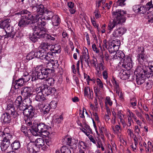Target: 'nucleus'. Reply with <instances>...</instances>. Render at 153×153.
Returning a JSON list of instances; mask_svg holds the SVG:
<instances>
[{"mask_svg": "<svg viewBox=\"0 0 153 153\" xmlns=\"http://www.w3.org/2000/svg\"><path fill=\"white\" fill-rule=\"evenodd\" d=\"M46 24V22L40 20L38 25L35 26L33 28V33L32 35H30L29 36L31 41L34 43L37 42L39 39L45 37L53 41L55 40L57 38L46 33L44 27Z\"/></svg>", "mask_w": 153, "mask_h": 153, "instance_id": "f257e3e1", "label": "nucleus"}, {"mask_svg": "<svg viewBox=\"0 0 153 153\" xmlns=\"http://www.w3.org/2000/svg\"><path fill=\"white\" fill-rule=\"evenodd\" d=\"M114 19L112 22H110L108 24V29L110 33L111 30L118 24H121L125 22L126 17H131L132 16L128 14H126V11L122 10H116L112 12Z\"/></svg>", "mask_w": 153, "mask_h": 153, "instance_id": "f03ea898", "label": "nucleus"}, {"mask_svg": "<svg viewBox=\"0 0 153 153\" xmlns=\"http://www.w3.org/2000/svg\"><path fill=\"white\" fill-rule=\"evenodd\" d=\"M51 127L43 123H33L32 130V134L35 136H37L39 133L46 137H51L55 134V132H50L49 129Z\"/></svg>", "mask_w": 153, "mask_h": 153, "instance_id": "7ed1b4c3", "label": "nucleus"}, {"mask_svg": "<svg viewBox=\"0 0 153 153\" xmlns=\"http://www.w3.org/2000/svg\"><path fill=\"white\" fill-rule=\"evenodd\" d=\"M21 15V18L18 22V26L23 28L28 25L36 22L35 17L30 12L27 10H24L19 12Z\"/></svg>", "mask_w": 153, "mask_h": 153, "instance_id": "20e7f679", "label": "nucleus"}, {"mask_svg": "<svg viewBox=\"0 0 153 153\" xmlns=\"http://www.w3.org/2000/svg\"><path fill=\"white\" fill-rule=\"evenodd\" d=\"M44 8V5L42 4H36L35 6L31 7L32 11L35 15V16H33L35 17L34 18H36L35 20L36 22H38L37 25H38L40 20L43 21L45 22H46L45 21H44V19H42V18L39 16V15L43 14L45 10Z\"/></svg>", "mask_w": 153, "mask_h": 153, "instance_id": "39448f33", "label": "nucleus"}, {"mask_svg": "<svg viewBox=\"0 0 153 153\" xmlns=\"http://www.w3.org/2000/svg\"><path fill=\"white\" fill-rule=\"evenodd\" d=\"M124 53H122L120 56H118L120 58H122L120 64H122V67L124 68L127 70H130L133 67L131 59L128 56L124 58Z\"/></svg>", "mask_w": 153, "mask_h": 153, "instance_id": "423d86ee", "label": "nucleus"}, {"mask_svg": "<svg viewBox=\"0 0 153 153\" xmlns=\"http://www.w3.org/2000/svg\"><path fill=\"white\" fill-rule=\"evenodd\" d=\"M54 72V70L53 69L44 68L40 72L36 73L35 76L38 77V79H43L49 75H51Z\"/></svg>", "mask_w": 153, "mask_h": 153, "instance_id": "0eeeda50", "label": "nucleus"}, {"mask_svg": "<svg viewBox=\"0 0 153 153\" xmlns=\"http://www.w3.org/2000/svg\"><path fill=\"white\" fill-rule=\"evenodd\" d=\"M14 104L19 111H21L23 113L28 105L22 103V98L21 96L18 97L14 102Z\"/></svg>", "mask_w": 153, "mask_h": 153, "instance_id": "6e6552de", "label": "nucleus"}, {"mask_svg": "<svg viewBox=\"0 0 153 153\" xmlns=\"http://www.w3.org/2000/svg\"><path fill=\"white\" fill-rule=\"evenodd\" d=\"M1 120L3 121L2 124L7 127L9 126L12 121V119L10 114L7 113L2 114L1 117Z\"/></svg>", "mask_w": 153, "mask_h": 153, "instance_id": "1a4fd4ad", "label": "nucleus"}, {"mask_svg": "<svg viewBox=\"0 0 153 153\" xmlns=\"http://www.w3.org/2000/svg\"><path fill=\"white\" fill-rule=\"evenodd\" d=\"M56 107L55 101H51L49 104H46L42 108L41 112L44 114L48 113L51 108H55Z\"/></svg>", "mask_w": 153, "mask_h": 153, "instance_id": "9d476101", "label": "nucleus"}, {"mask_svg": "<svg viewBox=\"0 0 153 153\" xmlns=\"http://www.w3.org/2000/svg\"><path fill=\"white\" fill-rule=\"evenodd\" d=\"M32 88L29 87H23L21 89V94L26 100L32 94Z\"/></svg>", "mask_w": 153, "mask_h": 153, "instance_id": "9b49d317", "label": "nucleus"}, {"mask_svg": "<svg viewBox=\"0 0 153 153\" xmlns=\"http://www.w3.org/2000/svg\"><path fill=\"white\" fill-rule=\"evenodd\" d=\"M6 113L12 115L14 118L17 117L19 114L16 111L14 105L12 103H9L7 105L6 110Z\"/></svg>", "mask_w": 153, "mask_h": 153, "instance_id": "f8f14e48", "label": "nucleus"}, {"mask_svg": "<svg viewBox=\"0 0 153 153\" xmlns=\"http://www.w3.org/2000/svg\"><path fill=\"white\" fill-rule=\"evenodd\" d=\"M126 30L125 27H119L115 29L112 34V37L115 39L121 37L126 32Z\"/></svg>", "mask_w": 153, "mask_h": 153, "instance_id": "ddd939ff", "label": "nucleus"}, {"mask_svg": "<svg viewBox=\"0 0 153 153\" xmlns=\"http://www.w3.org/2000/svg\"><path fill=\"white\" fill-rule=\"evenodd\" d=\"M42 89V94L45 96H48L52 94H54L56 91L55 88L51 87L46 84L43 85Z\"/></svg>", "mask_w": 153, "mask_h": 153, "instance_id": "4468645a", "label": "nucleus"}, {"mask_svg": "<svg viewBox=\"0 0 153 153\" xmlns=\"http://www.w3.org/2000/svg\"><path fill=\"white\" fill-rule=\"evenodd\" d=\"M34 111L35 108L32 106L28 105L23 114L25 116L33 117L34 114Z\"/></svg>", "mask_w": 153, "mask_h": 153, "instance_id": "2eb2a0df", "label": "nucleus"}, {"mask_svg": "<svg viewBox=\"0 0 153 153\" xmlns=\"http://www.w3.org/2000/svg\"><path fill=\"white\" fill-rule=\"evenodd\" d=\"M27 150L29 153H36L37 147L34 142H31L29 143L27 146Z\"/></svg>", "mask_w": 153, "mask_h": 153, "instance_id": "dca6fc26", "label": "nucleus"}, {"mask_svg": "<svg viewBox=\"0 0 153 153\" xmlns=\"http://www.w3.org/2000/svg\"><path fill=\"white\" fill-rule=\"evenodd\" d=\"M53 27V28L54 30H56L58 28V26L60 22V19L58 16L55 15L51 19Z\"/></svg>", "mask_w": 153, "mask_h": 153, "instance_id": "f3484780", "label": "nucleus"}, {"mask_svg": "<svg viewBox=\"0 0 153 153\" xmlns=\"http://www.w3.org/2000/svg\"><path fill=\"white\" fill-rule=\"evenodd\" d=\"M43 14L44 16L43 18H42V19H44V21H45V20H49L51 19L55 15L53 12L49 10L48 9L45 10Z\"/></svg>", "mask_w": 153, "mask_h": 153, "instance_id": "a211bd4d", "label": "nucleus"}, {"mask_svg": "<svg viewBox=\"0 0 153 153\" xmlns=\"http://www.w3.org/2000/svg\"><path fill=\"white\" fill-rule=\"evenodd\" d=\"M24 83V82L21 77L17 80L13 81L12 86H14L15 89H18L19 87L23 86Z\"/></svg>", "mask_w": 153, "mask_h": 153, "instance_id": "6ab92c4d", "label": "nucleus"}, {"mask_svg": "<svg viewBox=\"0 0 153 153\" xmlns=\"http://www.w3.org/2000/svg\"><path fill=\"white\" fill-rule=\"evenodd\" d=\"M42 65H38L35 68V71L33 72L32 74V81H35L38 79V77L37 76H35V74L38 72L41 71L43 69Z\"/></svg>", "mask_w": 153, "mask_h": 153, "instance_id": "aec40b11", "label": "nucleus"}, {"mask_svg": "<svg viewBox=\"0 0 153 153\" xmlns=\"http://www.w3.org/2000/svg\"><path fill=\"white\" fill-rule=\"evenodd\" d=\"M137 60L140 64L143 65L144 62L146 61L148 56L145 53L137 54Z\"/></svg>", "mask_w": 153, "mask_h": 153, "instance_id": "412c9836", "label": "nucleus"}, {"mask_svg": "<svg viewBox=\"0 0 153 153\" xmlns=\"http://www.w3.org/2000/svg\"><path fill=\"white\" fill-rule=\"evenodd\" d=\"M145 68L144 72V76L146 75L148 77H153V69L149 68V66H147L145 65L144 67Z\"/></svg>", "mask_w": 153, "mask_h": 153, "instance_id": "4be33fe9", "label": "nucleus"}, {"mask_svg": "<svg viewBox=\"0 0 153 153\" xmlns=\"http://www.w3.org/2000/svg\"><path fill=\"white\" fill-rule=\"evenodd\" d=\"M78 147L80 149L79 153H85L86 151L87 146L84 142L80 141L78 143Z\"/></svg>", "mask_w": 153, "mask_h": 153, "instance_id": "5701e85b", "label": "nucleus"}, {"mask_svg": "<svg viewBox=\"0 0 153 153\" xmlns=\"http://www.w3.org/2000/svg\"><path fill=\"white\" fill-rule=\"evenodd\" d=\"M145 65H143L141 66H138L137 69L135 70V72H137L136 77H138V76H144V74L145 68L144 67Z\"/></svg>", "mask_w": 153, "mask_h": 153, "instance_id": "b1692460", "label": "nucleus"}, {"mask_svg": "<svg viewBox=\"0 0 153 153\" xmlns=\"http://www.w3.org/2000/svg\"><path fill=\"white\" fill-rule=\"evenodd\" d=\"M11 22L10 19H7L1 22L0 23V27L1 28L4 29V30L7 27Z\"/></svg>", "mask_w": 153, "mask_h": 153, "instance_id": "393cba45", "label": "nucleus"}, {"mask_svg": "<svg viewBox=\"0 0 153 153\" xmlns=\"http://www.w3.org/2000/svg\"><path fill=\"white\" fill-rule=\"evenodd\" d=\"M51 52H48L46 53L45 51V54L43 56V58H42V59L45 60L47 61V62H46L48 63L49 62L53 60L52 58V54Z\"/></svg>", "mask_w": 153, "mask_h": 153, "instance_id": "a878e982", "label": "nucleus"}, {"mask_svg": "<svg viewBox=\"0 0 153 153\" xmlns=\"http://www.w3.org/2000/svg\"><path fill=\"white\" fill-rule=\"evenodd\" d=\"M34 143L37 148H40L44 145L45 141L42 138H38L36 140Z\"/></svg>", "mask_w": 153, "mask_h": 153, "instance_id": "bb28decb", "label": "nucleus"}, {"mask_svg": "<svg viewBox=\"0 0 153 153\" xmlns=\"http://www.w3.org/2000/svg\"><path fill=\"white\" fill-rule=\"evenodd\" d=\"M145 76H138V77H136V81L137 84L138 85H141L144 84L146 80Z\"/></svg>", "mask_w": 153, "mask_h": 153, "instance_id": "cd10ccee", "label": "nucleus"}, {"mask_svg": "<svg viewBox=\"0 0 153 153\" xmlns=\"http://www.w3.org/2000/svg\"><path fill=\"white\" fill-rule=\"evenodd\" d=\"M35 53V57L39 58L42 59V58H43V56L45 54V50H42L34 52Z\"/></svg>", "mask_w": 153, "mask_h": 153, "instance_id": "c85d7f7f", "label": "nucleus"}, {"mask_svg": "<svg viewBox=\"0 0 153 153\" xmlns=\"http://www.w3.org/2000/svg\"><path fill=\"white\" fill-rule=\"evenodd\" d=\"M10 143L2 141L1 144V148L2 151H5L9 147Z\"/></svg>", "mask_w": 153, "mask_h": 153, "instance_id": "c756f323", "label": "nucleus"}, {"mask_svg": "<svg viewBox=\"0 0 153 153\" xmlns=\"http://www.w3.org/2000/svg\"><path fill=\"white\" fill-rule=\"evenodd\" d=\"M21 131L27 135L28 134V133H30L32 134V128H30L29 127L27 128L26 126L24 125L22 126L21 128Z\"/></svg>", "mask_w": 153, "mask_h": 153, "instance_id": "7c9ffc66", "label": "nucleus"}, {"mask_svg": "<svg viewBox=\"0 0 153 153\" xmlns=\"http://www.w3.org/2000/svg\"><path fill=\"white\" fill-rule=\"evenodd\" d=\"M44 95L42 93H40L36 95L35 99L38 102H42L46 100V98L44 97Z\"/></svg>", "mask_w": 153, "mask_h": 153, "instance_id": "2f4dec72", "label": "nucleus"}, {"mask_svg": "<svg viewBox=\"0 0 153 153\" xmlns=\"http://www.w3.org/2000/svg\"><path fill=\"white\" fill-rule=\"evenodd\" d=\"M2 138H3L2 141L10 143V140L12 139V136L9 133H5L3 135Z\"/></svg>", "mask_w": 153, "mask_h": 153, "instance_id": "473e14b6", "label": "nucleus"}, {"mask_svg": "<svg viewBox=\"0 0 153 153\" xmlns=\"http://www.w3.org/2000/svg\"><path fill=\"white\" fill-rule=\"evenodd\" d=\"M85 49L86 50L87 53L86 52L83 53L82 59L86 62L87 65L89 67V61L90 56L88 54V49L86 48H85Z\"/></svg>", "mask_w": 153, "mask_h": 153, "instance_id": "72a5a7b5", "label": "nucleus"}, {"mask_svg": "<svg viewBox=\"0 0 153 153\" xmlns=\"http://www.w3.org/2000/svg\"><path fill=\"white\" fill-rule=\"evenodd\" d=\"M134 112L137 117L141 120L143 122H144L145 119L143 115V110L140 109V111H139L137 109H136L134 111Z\"/></svg>", "mask_w": 153, "mask_h": 153, "instance_id": "f704fd0d", "label": "nucleus"}, {"mask_svg": "<svg viewBox=\"0 0 153 153\" xmlns=\"http://www.w3.org/2000/svg\"><path fill=\"white\" fill-rule=\"evenodd\" d=\"M11 146L13 150H16L20 148V143L19 141L15 140L11 144Z\"/></svg>", "mask_w": 153, "mask_h": 153, "instance_id": "c9c22d12", "label": "nucleus"}, {"mask_svg": "<svg viewBox=\"0 0 153 153\" xmlns=\"http://www.w3.org/2000/svg\"><path fill=\"white\" fill-rule=\"evenodd\" d=\"M145 6L146 12L147 11H152L153 10V4L152 0L147 2Z\"/></svg>", "mask_w": 153, "mask_h": 153, "instance_id": "e433bc0d", "label": "nucleus"}, {"mask_svg": "<svg viewBox=\"0 0 153 153\" xmlns=\"http://www.w3.org/2000/svg\"><path fill=\"white\" fill-rule=\"evenodd\" d=\"M115 48V47L112 42L109 43L108 49V51L110 53H112L117 51Z\"/></svg>", "mask_w": 153, "mask_h": 153, "instance_id": "4c0bfd02", "label": "nucleus"}, {"mask_svg": "<svg viewBox=\"0 0 153 153\" xmlns=\"http://www.w3.org/2000/svg\"><path fill=\"white\" fill-rule=\"evenodd\" d=\"M130 76V75L126 71H123L122 73H120V75L121 79L124 80L129 79Z\"/></svg>", "mask_w": 153, "mask_h": 153, "instance_id": "58836bf2", "label": "nucleus"}, {"mask_svg": "<svg viewBox=\"0 0 153 153\" xmlns=\"http://www.w3.org/2000/svg\"><path fill=\"white\" fill-rule=\"evenodd\" d=\"M152 82L151 80L148 79H146L145 83L144 84V86H145L147 89H150L152 87Z\"/></svg>", "mask_w": 153, "mask_h": 153, "instance_id": "ea45409f", "label": "nucleus"}, {"mask_svg": "<svg viewBox=\"0 0 153 153\" xmlns=\"http://www.w3.org/2000/svg\"><path fill=\"white\" fill-rule=\"evenodd\" d=\"M13 33L14 34V37H16V38H20L23 36V35L21 31L19 30H15L13 31Z\"/></svg>", "mask_w": 153, "mask_h": 153, "instance_id": "a19ab883", "label": "nucleus"}, {"mask_svg": "<svg viewBox=\"0 0 153 153\" xmlns=\"http://www.w3.org/2000/svg\"><path fill=\"white\" fill-rule=\"evenodd\" d=\"M112 42L115 47V49H116L117 51L120 45V41L119 40H116L112 41Z\"/></svg>", "mask_w": 153, "mask_h": 153, "instance_id": "79ce46f5", "label": "nucleus"}, {"mask_svg": "<svg viewBox=\"0 0 153 153\" xmlns=\"http://www.w3.org/2000/svg\"><path fill=\"white\" fill-rule=\"evenodd\" d=\"M53 52L52 53H60L61 51V46L58 44L56 45L53 48Z\"/></svg>", "mask_w": 153, "mask_h": 153, "instance_id": "37998d69", "label": "nucleus"}, {"mask_svg": "<svg viewBox=\"0 0 153 153\" xmlns=\"http://www.w3.org/2000/svg\"><path fill=\"white\" fill-rule=\"evenodd\" d=\"M35 57L34 52L31 51L26 56V59L30 60Z\"/></svg>", "mask_w": 153, "mask_h": 153, "instance_id": "c03bdc74", "label": "nucleus"}, {"mask_svg": "<svg viewBox=\"0 0 153 153\" xmlns=\"http://www.w3.org/2000/svg\"><path fill=\"white\" fill-rule=\"evenodd\" d=\"M61 153H71V151L66 146H63L60 149Z\"/></svg>", "mask_w": 153, "mask_h": 153, "instance_id": "a18cd8bd", "label": "nucleus"}, {"mask_svg": "<svg viewBox=\"0 0 153 153\" xmlns=\"http://www.w3.org/2000/svg\"><path fill=\"white\" fill-rule=\"evenodd\" d=\"M140 14H144L146 12V7L145 5H143L142 4H140Z\"/></svg>", "mask_w": 153, "mask_h": 153, "instance_id": "49530a36", "label": "nucleus"}, {"mask_svg": "<svg viewBox=\"0 0 153 153\" xmlns=\"http://www.w3.org/2000/svg\"><path fill=\"white\" fill-rule=\"evenodd\" d=\"M41 46L43 49L42 50H44L45 49V51L46 50L48 49V47L50 46V45L47 42H42L41 43Z\"/></svg>", "mask_w": 153, "mask_h": 153, "instance_id": "de8ad7c7", "label": "nucleus"}, {"mask_svg": "<svg viewBox=\"0 0 153 153\" xmlns=\"http://www.w3.org/2000/svg\"><path fill=\"white\" fill-rule=\"evenodd\" d=\"M140 4L135 5L133 6L132 9L136 13L140 14Z\"/></svg>", "mask_w": 153, "mask_h": 153, "instance_id": "09e8293b", "label": "nucleus"}, {"mask_svg": "<svg viewBox=\"0 0 153 153\" xmlns=\"http://www.w3.org/2000/svg\"><path fill=\"white\" fill-rule=\"evenodd\" d=\"M21 78L25 83L27 82L30 78L28 73H27V74L23 75Z\"/></svg>", "mask_w": 153, "mask_h": 153, "instance_id": "8fccbe9b", "label": "nucleus"}, {"mask_svg": "<svg viewBox=\"0 0 153 153\" xmlns=\"http://www.w3.org/2000/svg\"><path fill=\"white\" fill-rule=\"evenodd\" d=\"M126 0H118L116 2L117 5L123 7L126 5L125 3Z\"/></svg>", "mask_w": 153, "mask_h": 153, "instance_id": "3c124183", "label": "nucleus"}, {"mask_svg": "<svg viewBox=\"0 0 153 153\" xmlns=\"http://www.w3.org/2000/svg\"><path fill=\"white\" fill-rule=\"evenodd\" d=\"M14 28L13 27H12L11 26L10 24H9V25H8V26L4 30L6 32H9L10 33L12 31L13 32L14 30Z\"/></svg>", "mask_w": 153, "mask_h": 153, "instance_id": "603ef678", "label": "nucleus"}, {"mask_svg": "<svg viewBox=\"0 0 153 153\" xmlns=\"http://www.w3.org/2000/svg\"><path fill=\"white\" fill-rule=\"evenodd\" d=\"M13 32L12 31L10 33L6 32V34L5 35V38L8 39L9 38H14V34Z\"/></svg>", "mask_w": 153, "mask_h": 153, "instance_id": "864d4df0", "label": "nucleus"}, {"mask_svg": "<svg viewBox=\"0 0 153 153\" xmlns=\"http://www.w3.org/2000/svg\"><path fill=\"white\" fill-rule=\"evenodd\" d=\"M91 89H90V88L89 87H85L84 88V95L85 97H87L89 96V94L88 93V91L90 92V91Z\"/></svg>", "mask_w": 153, "mask_h": 153, "instance_id": "5fc2aeb1", "label": "nucleus"}, {"mask_svg": "<svg viewBox=\"0 0 153 153\" xmlns=\"http://www.w3.org/2000/svg\"><path fill=\"white\" fill-rule=\"evenodd\" d=\"M144 49L143 47H138L137 52V54L144 53Z\"/></svg>", "mask_w": 153, "mask_h": 153, "instance_id": "6e6d98bb", "label": "nucleus"}, {"mask_svg": "<svg viewBox=\"0 0 153 153\" xmlns=\"http://www.w3.org/2000/svg\"><path fill=\"white\" fill-rule=\"evenodd\" d=\"M112 128L114 132H119V131L121 130V128L120 126V124L119 125H116L115 126V128H114L113 126H112Z\"/></svg>", "mask_w": 153, "mask_h": 153, "instance_id": "4d7b16f0", "label": "nucleus"}, {"mask_svg": "<svg viewBox=\"0 0 153 153\" xmlns=\"http://www.w3.org/2000/svg\"><path fill=\"white\" fill-rule=\"evenodd\" d=\"M48 83L49 85L51 86L53 85V84L55 83V80L52 78H49L47 80Z\"/></svg>", "mask_w": 153, "mask_h": 153, "instance_id": "13d9d810", "label": "nucleus"}, {"mask_svg": "<svg viewBox=\"0 0 153 153\" xmlns=\"http://www.w3.org/2000/svg\"><path fill=\"white\" fill-rule=\"evenodd\" d=\"M63 119V117L62 115H61L59 116H57L55 119V122L59 123L61 122Z\"/></svg>", "mask_w": 153, "mask_h": 153, "instance_id": "bf43d9fd", "label": "nucleus"}, {"mask_svg": "<svg viewBox=\"0 0 153 153\" xmlns=\"http://www.w3.org/2000/svg\"><path fill=\"white\" fill-rule=\"evenodd\" d=\"M146 14V17H147L148 19H151L153 18V13L152 11H148Z\"/></svg>", "mask_w": 153, "mask_h": 153, "instance_id": "052dcab7", "label": "nucleus"}, {"mask_svg": "<svg viewBox=\"0 0 153 153\" xmlns=\"http://www.w3.org/2000/svg\"><path fill=\"white\" fill-rule=\"evenodd\" d=\"M137 103V100L135 98H133L131 100L130 104L133 107L136 106Z\"/></svg>", "mask_w": 153, "mask_h": 153, "instance_id": "680f3d73", "label": "nucleus"}, {"mask_svg": "<svg viewBox=\"0 0 153 153\" xmlns=\"http://www.w3.org/2000/svg\"><path fill=\"white\" fill-rule=\"evenodd\" d=\"M71 138H70L68 137V136H66L64 138V140L66 142L67 145L69 146H70L71 145Z\"/></svg>", "mask_w": 153, "mask_h": 153, "instance_id": "e2e57ef3", "label": "nucleus"}, {"mask_svg": "<svg viewBox=\"0 0 153 153\" xmlns=\"http://www.w3.org/2000/svg\"><path fill=\"white\" fill-rule=\"evenodd\" d=\"M43 85L40 86L39 87L35 89V91L37 94L40 93H42L43 89H42Z\"/></svg>", "mask_w": 153, "mask_h": 153, "instance_id": "0e129e2a", "label": "nucleus"}, {"mask_svg": "<svg viewBox=\"0 0 153 153\" xmlns=\"http://www.w3.org/2000/svg\"><path fill=\"white\" fill-rule=\"evenodd\" d=\"M107 103L110 105L111 106L112 104V102L111 100L109 97H107L106 98L105 104Z\"/></svg>", "mask_w": 153, "mask_h": 153, "instance_id": "69168bd1", "label": "nucleus"}, {"mask_svg": "<svg viewBox=\"0 0 153 153\" xmlns=\"http://www.w3.org/2000/svg\"><path fill=\"white\" fill-rule=\"evenodd\" d=\"M33 117L31 116H26L25 119V123H26L28 122H30V121H33Z\"/></svg>", "mask_w": 153, "mask_h": 153, "instance_id": "338daca9", "label": "nucleus"}, {"mask_svg": "<svg viewBox=\"0 0 153 153\" xmlns=\"http://www.w3.org/2000/svg\"><path fill=\"white\" fill-rule=\"evenodd\" d=\"M97 84L100 88H102L103 87V85L102 82L99 78H97Z\"/></svg>", "mask_w": 153, "mask_h": 153, "instance_id": "774afa93", "label": "nucleus"}]
</instances>
